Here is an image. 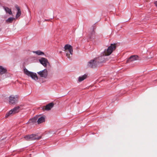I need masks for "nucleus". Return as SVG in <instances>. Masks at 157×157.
<instances>
[{
	"label": "nucleus",
	"instance_id": "obj_12",
	"mask_svg": "<svg viewBox=\"0 0 157 157\" xmlns=\"http://www.w3.org/2000/svg\"><path fill=\"white\" fill-rule=\"evenodd\" d=\"M3 7L6 13H9L10 15H12V14L11 10L8 7H6L4 6Z\"/></svg>",
	"mask_w": 157,
	"mask_h": 157
},
{
	"label": "nucleus",
	"instance_id": "obj_21",
	"mask_svg": "<svg viewBox=\"0 0 157 157\" xmlns=\"http://www.w3.org/2000/svg\"><path fill=\"white\" fill-rule=\"evenodd\" d=\"M15 7L17 10V12H21L20 7L17 5H15Z\"/></svg>",
	"mask_w": 157,
	"mask_h": 157
},
{
	"label": "nucleus",
	"instance_id": "obj_5",
	"mask_svg": "<svg viewBox=\"0 0 157 157\" xmlns=\"http://www.w3.org/2000/svg\"><path fill=\"white\" fill-rule=\"evenodd\" d=\"M20 107L19 106L14 107V108L11 109L6 114L5 117L7 118L12 115H13L18 113L20 110Z\"/></svg>",
	"mask_w": 157,
	"mask_h": 157
},
{
	"label": "nucleus",
	"instance_id": "obj_11",
	"mask_svg": "<svg viewBox=\"0 0 157 157\" xmlns=\"http://www.w3.org/2000/svg\"><path fill=\"white\" fill-rule=\"evenodd\" d=\"M39 116L38 117L37 122L38 124L44 122L45 121V117L44 116H41L39 117Z\"/></svg>",
	"mask_w": 157,
	"mask_h": 157
},
{
	"label": "nucleus",
	"instance_id": "obj_15",
	"mask_svg": "<svg viewBox=\"0 0 157 157\" xmlns=\"http://www.w3.org/2000/svg\"><path fill=\"white\" fill-rule=\"evenodd\" d=\"M7 71L6 70V68H4L2 66H0V74L2 75L6 72Z\"/></svg>",
	"mask_w": 157,
	"mask_h": 157
},
{
	"label": "nucleus",
	"instance_id": "obj_3",
	"mask_svg": "<svg viewBox=\"0 0 157 157\" xmlns=\"http://www.w3.org/2000/svg\"><path fill=\"white\" fill-rule=\"evenodd\" d=\"M64 50L63 51L67 52V51L69 52L70 54L67 53H66V56L69 59H70L71 56L70 54L72 56L73 54V49L72 46L68 44H66L64 47Z\"/></svg>",
	"mask_w": 157,
	"mask_h": 157
},
{
	"label": "nucleus",
	"instance_id": "obj_9",
	"mask_svg": "<svg viewBox=\"0 0 157 157\" xmlns=\"http://www.w3.org/2000/svg\"><path fill=\"white\" fill-rule=\"evenodd\" d=\"M138 56L137 55H133L131 56L127 61V63H129L138 59Z\"/></svg>",
	"mask_w": 157,
	"mask_h": 157
},
{
	"label": "nucleus",
	"instance_id": "obj_14",
	"mask_svg": "<svg viewBox=\"0 0 157 157\" xmlns=\"http://www.w3.org/2000/svg\"><path fill=\"white\" fill-rule=\"evenodd\" d=\"M39 117V116H36L35 117H34L33 118L29 120V121L30 123H36L37 121L38 117Z\"/></svg>",
	"mask_w": 157,
	"mask_h": 157
},
{
	"label": "nucleus",
	"instance_id": "obj_13",
	"mask_svg": "<svg viewBox=\"0 0 157 157\" xmlns=\"http://www.w3.org/2000/svg\"><path fill=\"white\" fill-rule=\"evenodd\" d=\"M87 77V75L86 74H84V75L79 76L78 78V81L79 82H81L83 81Z\"/></svg>",
	"mask_w": 157,
	"mask_h": 157
},
{
	"label": "nucleus",
	"instance_id": "obj_20",
	"mask_svg": "<svg viewBox=\"0 0 157 157\" xmlns=\"http://www.w3.org/2000/svg\"><path fill=\"white\" fill-rule=\"evenodd\" d=\"M15 7L17 10V12H21L20 7L17 5H15Z\"/></svg>",
	"mask_w": 157,
	"mask_h": 157
},
{
	"label": "nucleus",
	"instance_id": "obj_2",
	"mask_svg": "<svg viewBox=\"0 0 157 157\" xmlns=\"http://www.w3.org/2000/svg\"><path fill=\"white\" fill-rule=\"evenodd\" d=\"M24 138L26 140L30 141L39 140L41 138V137L35 134H32L24 136Z\"/></svg>",
	"mask_w": 157,
	"mask_h": 157
},
{
	"label": "nucleus",
	"instance_id": "obj_4",
	"mask_svg": "<svg viewBox=\"0 0 157 157\" xmlns=\"http://www.w3.org/2000/svg\"><path fill=\"white\" fill-rule=\"evenodd\" d=\"M24 72L26 75L30 77L36 81L38 79V78L36 73L29 71L27 69H24Z\"/></svg>",
	"mask_w": 157,
	"mask_h": 157
},
{
	"label": "nucleus",
	"instance_id": "obj_22",
	"mask_svg": "<svg viewBox=\"0 0 157 157\" xmlns=\"http://www.w3.org/2000/svg\"><path fill=\"white\" fill-rule=\"evenodd\" d=\"M154 4H155L156 6L157 7V1L155 2Z\"/></svg>",
	"mask_w": 157,
	"mask_h": 157
},
{
	"label": "nucleus",
	"instance_id": "obj_6",
	"mask_svg": "<svg viewBox=\"0 0 157 157\" xmlns=\"http://www.w3.org/2000/svg\"><path fill=\"white\" fill-rule=\"evenodd\" d=\"M18 99V95H11L9 97V103L10 104H15L17 103Z\"/></svg>",
	"mask_w": 157,
	"mask_h": 157
},
{
	"label": "nucleus",
	"instance_id": "obj_19",
	"mask_svg": "<svg viewBox=\"0 0 157 157\" xmlns=\"http://www.w3.org/2000/svg\"><path fill=\"white\" fill-rule=\"evenodd\" d=\"M21 14V12H17L16 15V18H17Z\"/></svg>",
	"mask_w": 157,
	"mask_h": 157
},
{
	"label": "nucleus",
	"instance_id": "obj_7",
	"mask_svg": "<svg viewBox=\"0 0 157 157\" xmlns=\"http://www.w3.org/2000/svg\"><path fill=\"white\" fill-rule=\"evenodd\" d=\"M37 74L42 77L46 78L48 75V72L47 69H44L37 72Z\"/></svg>",
	"mask_w": 157,
	"mask_h": 157
},
{
	"label": "nucleus",
	"instance_id": "obj_1",
	"mask_svg": "<svg viewBox=\"0 0 157 157\" xmlns=\"http://www.w3.org/2000/svg\"><path fill=\"white\" fill-rule=\"evenodd\" d=\"M116 44H112L108 47L107 49H105L101 54V56L95 58L94 59L90 60L87 63V66L88 67L95 68L98 66L101 67V64L105 61V56L110 55L116 48Z\"/></svg>",
	"mask_w": 157,
	"mask_h": 157
},
{
	"label": "nucleus",
	"instance_id": "obj_16",
	"mask_svg": "<svg viewBox=\"0 0 157 157\" xmlns=\"http://www.w3.org/2000/svg\"><path fill=\"white\" fill-rule=\"evenodd\" d=\"M33 52L38 55H44V53L43 52L40 50L33 51Z\"/></svg>",
	"mask_w": 157,
	"mask_h": 157
},
{
	"label": "nucleus",
	"instance_id": "obj_8",
	"mask_svg": "<svg viewBox=\"0 0 157 157\" xmlns=\"http://www.w3.org/2000/svg\"><path fill=\"white\" fill-rule=\"evenodd\" d=\"M39 61L40 63L45 67H46L48 64H49L47 59L44 58H41L39 59Z\"/></svg>",
	"mask_w": 157,
	"mask_h": 157
},
{
	"label": "nucleus",
	"instance_id": "obj_10",
	"mask_svg": "<svg viewBox=\"0 0 157 157\" xmlns=\"http://www.w3.org/2000/svg\"><path fill=\"white\" fill-rule=\"evenodd\" d=\"M54 104L53 103H50L46 105L45 109L46 110H49L54 106Z\"/></svg>",
	"mask_w": 157,
	"mask_h": 157
},
{
	"label": "nucleus",
	"instance_id": "obj_17",
	"mask_svg": "<svg viewBox=\"0 0 157 157\" xmlns=\"http://www.w3.org/2000/svg\"><path fill=\"white\" fill-rule=\"evenodd\" d=\"M14 19V18L13 17H10L8 18V19H7L6 20V21L8 23H11L13 22V20Z\"/></svg>",
	"mask_w": 157,
	"mask_h": 157
},
{
	"label": "nucleus",
	"instance_id": "obj_18",
	"mask_svg": "<svg viewBox=\"0 0 157 157\" xmlns=\"http://www.w3.org/2000/svg\"><path fill=\"white\" fill-rule=\"evenodd\" d=\"M95 32L93 30L90 34L89 35V37L90 38H92L94 37Z\"/></svg>",
	"mask_w": 157,
	"mask_h": 157
}]
</instances>
